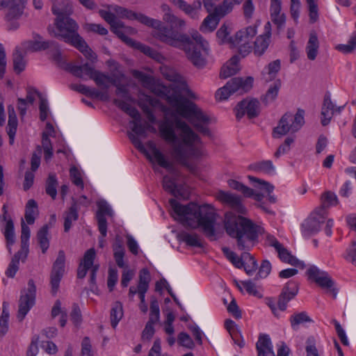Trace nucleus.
<instances>
[{
    "instance_id": "nucleus-17",
    "label": "nucleus",
    "mask_w": 356,
    "mask_h": 356,
    "mask_svg": "<svg viewBox=\"0 0 356 356\" xmlns=\"http://www.w3.org/2000/svg\"><path fill=\"white\" fill-rule=\"evenodd\" d=\"M215 197L222 204L228 206L237 213L246 214L247 209L243 205L242 199L239 195L224 191H219L216 193Z\"/></svg>"
},
{
    "instance_id": "nucleus-52",
    "label": "nucleus",
    "mask_w": 356,
    "mask_h": 356,
    "mask_svg": "<svg viewBox=\"0 0 356 356\" xmlns=\"http://www.w3.org/2000/svg\"><path fill=\"white\" fill-rule=\"evenodd\" d=\"M227 184L231 188L241 192L245 197H250L253 194L252 188L235 179H229Z\"/></svg>"
},
{
    "instance_id": "nucleus-35",
    "label": "nucleus",
    "mask_w": 356,
    "mask_h": 356,
    "mask_svg": "<svg viewBox=\"0 0 356 356\" xmlns=\"http://www.w3.org/2000/svg\"><path fill=\"white\" fill-rule=\"evenodd\" d=\"M319 41L317 34L315 31L309 33V40L307 42L305 51L307 57L310 60H314L318 54Z\"/></svg>"
},
{
    "instance_id": "nucleus-53",
    "label": "nucleus",
    "mask_w": 356,
    "mask_h": 356,
    "mask_svg": "<svg viewBox=\"0 0 356 356\" xmlns=\"http://www.w3.org/2000/svg\"><path fill=\"white\" fill-rule=\"evenodd\" d=\"M321 203L322 205L320 208L325 209L330 207L336 206L339 203V200L337 195L331 191H327L321 195Z\"/></svg>"
},
{
    "instance_id": "nucleus-20",
    "label": "nucleus",
    "mask_w": 356,
    "mask_h": 356,
    "mask_svg": "<svg viewBox=\"0 0 356 356\" xmlns=\"http://www.w3.org/2000/svg\"><path fill=\"white\" fill-rule=\"evenodd\" d=\"M65 256L63 250H60L54 264L51 273V293L55 295L59 288L60 282L65 271Z\"/></svg>"
},
{
    "instance_id": "nucleus-48",
    "label": "nucleus",
    "mask_w": 356,
    "mask_h": 356,
    "mask_svg": "<svg viewBox=\"0 0 356 356\" xmlns=\"http://www.w3.org/2000/svg\"><path fill=\"white\" fill-rule=\"evenodd\" d=\"M123 316L122 305L120 302H115L111 309V323L115 328Z\"/></svg>"
},
{
    "instance_id": "nucleus-55",
    "label": "nucleus",
    "mask_w": 356,
    "mask_h": 356,
    "mask_svg": "<svg viewBox=\"0 0 356 356\" xmlns=\"http://www.w3.org/2000/svg\"><path fill=\"white\" fill-rule=\"evenodd\" d=\"M57 186L58 181L56 177L54 174H49L46 182V193L53 200H54L57 195Z\"/></svg>"
},
{
    "instance_id": "nucleus-14",
    "label": "nucleus",
    "mask_w": 356,
    "mask_h": 356,
    "mask_svg": "<svg viewBox=\"0 0 356 356\" xmlns=\"http://www.w3.org/2000/svg\"><path fill=\"white\" fill-rule=\"evenodd\" d=\"M307 275L309 279L325 289L327 293L334 298L337 297V290L334 287V281L327 272L321 270L316 266H312L307 270Z\"/></svg>"
},
{
    "instance_id": "nucleus-2",
    "label": "nucleus",
    "mask_w": 356,
    "mask_h": 356,
    "mask_svg": "<svg viewBox=\"0 0 356 356\" xmlns=\"http://www.w3.org/2000/svg\"><path fill=\"white\" fill-rule=\"evenodd\" d=\"M175 124L179 131L177 135L172 122L169 119L159 122V135L167 143L171 145L172 159L177 163L191 169L189 160L197 159L205 155L202 140L185 121L176 118Z\"/></svg>"
},
{
    "instance_id": "nucleus-62",
    "label": "nucleus",
    "mask_w": 356,
    "mask_h": 356,
    "mask_svg": "<svg viewBox=\"0 0 356 356\" xmlns=\"http://www.w3.org/2000/svg\"><path fill=\"white\" fill-rule=\"evenodd\" d=\"M229 33L230 31L228 29V26L223 24L217 31L216 35L220 44H228L231 47V42L229 40L233 38V36L230 37Z\"/></svg>"
},
{
    "instance_id": "nucleus-16",
    "label": "nucleus",
    "mask_w": 356,
    "mask_h": 356,
    "mask_svg": "<svg viewBox=\"0 0 356 356\" xmlns=\"http://www.w3.org/2000/svg\"><path fill=\"white\" fill-rule=\"evenodd\" d=\"M2 211L3 214L0 216L1 229L6 241L8 250L11 254V246L15 243L14 223L8 215L6 204L3 205Z\"/></svg>"
},
{
    "instance_id": "nucleus-61",
    "label": "nucleus",
    "mask_w": 356,
    "mask_h": 356,
    "mask_svg": "<svg viewBox=\"0 0 356 356\" xmlns=\"http://www.w3.org/2000/svg\"><path fill=\"white\" fill-rule=\"evenodd\" d=\"M163 187L165 191L169 192L175 197L179 195V192L175 180L167 175L163 177Z\"/></svg>"
},
{
    "instance_id": "nucleus-21",
    "label": "nucleus",
    "mask_w": 356,
    "mask_h": 356,
    "mask_svg": "<svg viewBox=\"0 0 356 356\" xmlns=\"http://www.w3.org/2000/svg\"><path fill=\"white\" fill-rule=\"evenodd\" d=\"M131 74L134 78L141 83L144 88L150 90L159 96L165 95L166 88L157 83L152 76L136 70H132Z\"/></svg>"
},
{
    "instance_id": "nucleus-54",
    "label": "nucleus",
    "mask_w": 356,
    "mask_h": 356,
    "mask_svg": "<svg viewBox=\"0 0 356 356\" xmlns=\"http://www.w3.org/2000/svg\"><path fill=\"white\" fill-rule=\"evenodd\" d=\"M312 319L305 312L296 313L290 317V323L293 330H297L300 324L311 322Z\"/></svg>"
},
{
    "instance_id": "nucleus-58",
    "label": "nucleus",
    "mask_w": 356,
    "mask_h": 356,
    "mask_svg": "<svg viewBox=\"0 0 356 356\" xmlns=\"http://www.w3.org/2000/svg\"><path fill=\"white\" fill-rule=\"evenodd\" d=\"M114 258L116 264L120 268L125 267L124 261V249L120 242L115 243L113 245Z\"/></svg>"
},
{
    "instance_id": "nucleus-38",
    "label": "nucleus",
    "mask_w": 356,
    "mask_h": 356,
    "mask_svg": "<svg viewBox=\"0 0 356 356\" xmlns=\"http://www.w3.org/2000/svg\"><path fill=\"white\" fill-rule=\"evenodd\" d=\"M239 70V58L234 56L222 67L220 76L227 79L236 74Z\"/></svg>"
},
{
    "instance_id": "nucleus-47",
    "label": "nucleus",
    "mask_w": 356,
    "mask_h": 356,
    "mask_svg": "<svg viewBox=\"0 0 356 356\" xmlns=\"http://www.w3.org/2000/svg\"><path fill=\"white\" fill-rule=\"evenodd\" d=\"M21 232V248L19 251L29 254V238L31 235L30 228L22 220Z\"/></svg>"
},
{
    "instance_id": "nucleus-1",
    "label": "nucleus",
    "mask_w": 356,
    "mask_h": 356,
    "mask_svg": "<svg viewBox=\"0 0 356 356\" xmlns=\"http://www.w3.org/2000/svg\"><path fill=\"white\" fill-rule=\"evenodd\" d=\"M113 10L120 17L136 19L140 23L154 29L152 35L159 41L171 47L184 51L188 59L197 67L202 68L206 64L204 54H208V42L197 31H192L191 40L187 34L181 33L163 24L157 19L150 18L141 13H137L125 8L115 6Z\"/></svg>"
},
{
    "instance_id": "nucleus-8",
    "label": "nucleus",
    "mask_w": 356,
    "mask_h": 356,
    "mask_svg": "<svg viewBox=\"0 0 356 356\" xmlns=\"http://www.w3.org/2000/svg\"><path fill=\"white\" fill-rule=\"evenodd\" d=\"M254 79L251 76L245 78L235 77L230 79L225 86L219 88L216 92L218 100H225L233 94L242 95L248 92L253 86Z\"/></svg>"
},
{
    "instance_id": "nucleus-13",
    "label": "nucleus",
    "mask_w": 356,
    "mask_h": 356,
    "mask_svg": "<svg viewBox=\"0 0 356 356\" xmlns=\"http://www.w3.org/2000/svg\"><path fill=\"white\" fill-rule=\"evenodd\" d=\"M35 293L36 286L33 280H29L27 284V288L21 291L17 314L19 321H22L35 305Z\"/></svg>"
},
{
    "instance_id": "nucleus-51",
    "label": "nucleus",
    "mask_w": 356,
    "mask_h": 356,
    "mask_svg": "<svg viewBox=\"0 0 356 356\" xmlns=\"http://www.w3.org/2000/svg\"><path fill=\"white\" fill-rule=\"evenodd\" d=\"M38 241L42 252L44 254L49 247V241L48 238V227L44 225L38 232Z\"/></svg>"
},
{
    "instance_id": "nucleus-5",
    "label": "nucleus",
    "mask_w": 356,
    "mask_h": 356,
    "mask_svg": "<svg viewBox=\"0 0 356 356\" xmlns=\"http://www.w3.org/2000/svg\"><path fill=\"white\" fill-rule=\"evenodd\" d=\"M72 7L68 1L64 6H58L55 3L52 6V13L56 15L53 25L48 26L51 36L63 40L79 49L88 59L95 58V54L90 49L86 41L78 33L77 23L69 17Z\"/></svg>"
},
{
    "instance_id": "nucleus-30",
    "label": "nucleus",
    "mask_w": 356,
    "mask_h": 356,
    "mask_svg": "<svg viewBox=\"0 0 356 356\" xmlns=\"http://www.w3.org/2000/svg\"><path fill=\"white\" fill-rule=\"evenodd\" d=\"M257 356H275L273 346L268 334H261L256 343Z\"/></svg>"
},
{
    "instance_id": "nucleus-57",
    "label": "nucleus",
    "mask_w": 356,
    "mask_h": 356,
    "mask_svg": "<svg viewBox=\"0 0 356 356\" xmlns=\"http://www.w3.org/2000/svg\"><path fill=\"white\" fill-rule=\"evenodd\" d=\"M26 61L19 50L16 49L13 53V69L15 72L19 74L24 70Z\"/></svg>"
},
{
    "instance_id": "nucleus-63",
    "label": "nucleus",
    "mask_w": 356,
    "mask_h": 356,
    "mask_svg": "<svg viewBox=\"0 0 356 356\" xmlns=\"http://www.w3.org/2000/svg\"><path fill=\"white\" fill-rule=\"evenodd\" d=\"M356 49V34H353L350 36L347 44H339L337 47V49L344 54L351 53Z\"/></svg>"
},
{
    "instance_id": "nucleus-44",
    "label": "nucleus",
    "mask_w": 356,
    "mask_h": 356,
    "mask_svg": "<svg viewBox=\"0 0 356 356\" xmlns=\"http://www.w3.org/2000/svg\"><path fill=\"white\" fill-rule=\"evenodd\" d=\"M240 3L241 0H224L220 5L215 7V14L217 17L222 18L232 12L234 5Z\"/></svg>"
},
{
    "instance_id": "nucleus-6",
    "label": "nucleus",
    "mask_w": 356,
    "mask_h": 356,
    "mask_svg": "<svg viewBox=\"0 0 356 356\" xmlns=\"http://www.w3.org/2000/svg\"><path fill=\"white\" fill-rule=\"evenodd\" d=\"M224 227L227 234L236 239L241 250H250L258 237L260 227L249 218L227 212L224 218Z\"/></svg>"
},
{
    "instance_id": "nucleus-26",
    "label": "nucleus",
    "mask_w": 356,
    "mask_h": 356,
    "mask_svg": "<svg viewBox=\"0 0 356 356\" xmlns=\"http://www.w3.org/2000/svg\"><path fill=\"white\" fill-rule=\"evenodd\" d=\"M270 15L277 29H283L286 23V15L282 12V0H270Z\"/></svg>"
},
{
    "instance_id": "nucleus-41",
    "label": "nucleus",
    "mask_w": 356,
    "mask_h": 356,
    "mask_svg": "<svg viewBox=\"0 0 356 356\" xmlns=\"http://www.w3.org/2000/svg\"><path fill=\"white\" fill-rule=\"evenodd\" d=\"M225 325L234 343L238 345L240 348L243 347L245 345L244 340L236 323L232 320H227L225 323Z\"/></svg>"
},
{
    "instance_id": "nucleus-34",
    "label": "nucleus",
    "mask_w": 356,
    "mask_h": 356,
    "mask_svg": "<svg viewBox=\"0 0 356 356\" xmlns=\"http://www.w3.org/2000/svg\"><path fill=\"white\" fill-rule=\"evenodd\" d=\"M28 257V254L18 251L12 257L10 264L5 272L8 277L13 278L19 268V261L24 262Z\"/></svg>"
},
{
    "instance_id": "nucleus-9",
    "label": "nucleus",
    "mask_w": 356,
    "mask_h": 356,
    "mask_svg": "<svg viewBox=\"0 0 356 356\" xmlns=\"http://www.w3.org/2000/svg\"><path fill=\"white\" fill-rule=\"evenodd\" d=\"M305 111L298 109L295 115L285 113L280 120L279 123L273 129L274 138H280L289 132L294 133L298 131L305 124Z\"/></svg>"
},
{
    "instance_id": "nucleus-29",
    "label": "nucleus",
    "mask_w": 356,
    "mask_h": 356,
    "mask_svg": "<svg viewBox=\"0 0 356 356\" xmlns=\"http://www.w3.org/2000/svg\"><path fill=\"white\" fill-rule=\"evenodd\" d=\"M70 88L86 96L99 98L102 101H108L109 99V95L106 91L102 92L83 84H72L70 86Z\"/></svg>"
},
{
    "instance_id": "nucleus-4",
    "label": "nucleus",
    "mask_w": 356,
    "mask_h": 356,
    "mask_svg": "<svg viewBox=\"0 0 356 356\" xmlns=\"http://www.w3.org/2000/svg\"><path fill=\"white\" fill-rule=\"evenodd\" d=\"M172 216L185 227L201 228L204 234L215 236L216 213L208 205L200 206L194 202L181 204L175 199L169 200Z\"/></svg>"
},
{
    "instance_id": "nucleus-42",
    "label": "nucleus",
    "mask_w": 356,
    "mask_h": 356,
    "mask_svg": "<svg viewBox=\"0 0 356 356\" xmlns=\"http://www.w3.org/2000/svg\"><path fill=\"white\" fill-rule=\"evenodd\" d=\"M281 85V81L277 79L269 86L266 94L261 99L264 104L268 105L276 99Z\"/></svg>"
},
{
    "instance_id": "nucleus-40",
    "label": "nucleus",
    "mask_w": 356,
    "mask_h": 356,
    "mask_svg": "<svg viewBox=\"0 0 356 356\" xmlns=\"http://www.w3.org/2000/svg\"><path fill=\"white\" fill-rule=\"evenodd\" d=\"M95 84L103 89L107 90L110 85L115 84V79L108 74L95 70L92 78Z\"/></svg>"
},
{
    "instance_id": "nucleus-33",
    "label": "nucleus",
    "mask_w": 356,
    "mask_h": 356,
    "mask_svg": "<svg viewBox=\"0 0 356 356\" xmlns=\"http://www.w3.org/2000/svg\"><path fill=\"white\" fill-rule=\"evenodd\" d=\"M248 178L253 184L254 188L263 191L264 192L268 194V199L270 203L276 202V197L273 195H270V193L274 190V186L272 184H270L269 182L256 178L251 175L248 176Z\"/></svg>"
},
{
    "instance_id": "nucleus-50",
    "label": "nucleus",
    "mask_w": 356,
    "mask_h": 356,
    "mask_svg": "<svg viewBox=\"0 0 356 356\" xmlns=\"http://www.w3.org/2000/svg\"><path fill=\"white\" fill-rule=\"evenodd\" d=\"M113 104L128 114L131 118H138V111L135 107L131 106L129 103L119 99H115Z\"/></svg>"
},
{
    "instance_id": "nucleus-15",
    "label": "nucleus",
    "mask_w": 356,
    "mask_h": 356,
    "mask_svg": "<svg viewBox=\"0 0 356 356\" xmlns=\"http://www.w3.org/2000/svg\"><path fill=\"white\" fill-rule=\"evenodd\" d=\"M95 257L96 252L94 248H90L85 252L83 258L81 261L77 270V276L79 278L82 279L85 277L88 270L91 269L90 282L91 283H95L96 273L99 269V265L94 264Z\"/></svg>"
},
{
    "instance_id": "nucleus-7",
    "label": "nucleus",
    "mask_w": 356,
    "mask_h": 356,
    "mask_svg": "<svg viewBox=\"0 0 356 356\" xmlns=\"http://www.w3.org/2000/svg\"><path fill=\"white\" fill-rule=\"evenodd\" d=\"M129 122L131 128V132L128 133V136L135 147L140 152L144 154L147 159L153 165H158L166 170L172 168V163L168 160L166 156L157 147L156 144L153 140H148L143 144L138 138V136H147V127L145 124L141 123V116L139 113L138 118H132Z\"/></svg>"
},
{
    "instance_id": "nucleus-24",
    "label": "nucleus",
    "mask_w": 356,
    "mask_h": 356,
    "mask_svg": "<svg viewBox=\"0 0 356 356\" xmlns=\"http://www.w3.org/2000/svg\"><path fill=\"white\" fill-rule=\"evenodd\" d=\"M26 51H38L49 48L58 49V44L54 41L43 40L38 34H34L33 40L26 41L22 44Z\"/></svg>"
},
{
    "instance_id": "nucleus-60",
    "label": "nucleus",
    "mask_w": 356,
    "mask_h": 356,
    "mask_svg": "<svg viewBox=\"0 0 356 356\" xmlns=\"http://www.w3.org/2000/svg\"><path fill=\"white\" fill-rule=\"evenodd\" d=\"M173 5L183 10L186 15L192 18L197 17L196 13L190 4H188L184 0H169Z\"/></svg>"
},
{
    "instance_id": "nucleus-45",
    "label": "nucleus",
    "mask_w": 356,
    "mask_h": 356,
    "mask_svg": "<svg viewBox=\"0 0 356 356\" xmlns=\"http://www.w3.org/2000/svg\"><path fill=\"white\" fill-rule=\"evenodd\" d=\"M220 17L216 15L215 12L210 13L202 22L200 26L202 32H212L217 27Z\"/></svg>"
},
{
    "instance_id": "nucleus-27",
    "label": "nucleus",
    "mask_w": 356,
    "mask_h": 356,
    "mask_svg": "<svg viewBox=\"0 0 356 356\" xmlns=\"http://www.w3.org/2000/svg\"><path fill=\"white\" fill-rule=\"evenodd\" d=\"M67 70L74 76L83 80L91 79L95 70L88 63L83 65H75L70 63L67 65Z\"/></svg>"
},
{
    "instance_id": "nucleus-32",
    "label": "nucleus",
    "mask_w": 356,
    "mask_h": 356,
    "mask_svg": "<svg viewBox=\"0 0 356 356\" xmlns=\"http://www.w3.org/2000/svg\"><path fill=\"white\" fill-rule=\"evenodd\" d=\"M305 349L306 356H325L323 346L313 336H310L306 339Z\"/></svg>"
},
{
    "instance_id": "nucleus-11",
    "label": "nucleus",
    "mask_w": 356,
    "mask_h": 356,
    "mask_svg": "<svg viewBox=\"0 0 356 356\" xmlns=\"http://www.w3.org/2000/svg\"><path fill=\"white\" fill-rule=\"evenodd\" d=\"M151 277L149 270L147 268L140 270L138 276V282L137 287L131 286L129 290V297L133 298L138 293L140 302L139 305L140 309L146 313L148 310L147 305L145 302V293L148 291Z\"/></svg>"
},
{
    "instance_id": "nucleus-46",
    "label": "nucleus",
    "mask_w": 356,
    "mask_h": 356,
    "mask_svg": "<svg viewBox=\"0 0 356 356\" xmlns=\"http://www.w3.org/2000/svg\"><path fill=\"white\" fill-rule=\"evenodd\" d=\"M38 215V204L34 200H29L25 208V219L29 225H33Z\"/></svg>"
},
{
    "instance_id": "nucleus-3",
    "label": "nucleus",
    "mask_w": 356,
    "mask_h": 356,
    "mask_svg": "<svg viewBox=\"0 0 356 356\" xmlns=\"http://www.w3.org/2000/svg\"><path fill=\"white\" fill-rule=\"evenodd\" d=\"M161 74L172 82L174 92L167 96V101L181 117L186 119L200 133L210 136L208 127L210 119L195 104L184 99V97L196 99V95L189 88L186 81L173 68L163 65L160 67Z\"/></svg>"
},
{
    "instance_id": "nucleus-59",
    "label": "nucleus",
    "mask_w": 356,
    "mask_h": 356,
    "mask_svg": "<svg viewBox=\"0 0 356 356\" xmlns=\"http://www.w3.org/2000/svg\"><path fill=\"white\" fill-rule=\"evenodd\" d=\"M59 315H60V325L61 327H64L67 322V316L66 312L61 308L60 301L58 300L51 309V316L53 318H55Z\"/></svg>"
},
{
    "instance_id": "nucleus-28",
    "label": "nucleus",
    "mask_w": 356,
    "mask_h": 356,
    "mask_svg": "<svg viewBox=\"0 0 356 356\" xmlns=\"http://www.w3.org/2000/svg\"><path fill=\"white\" fill-rule=\"evenodd\" d=\"M26 0H0V10L9 7L8 19L16 18L22 13Z\"/></svg>"
},
{
    "instance_id": "nucleus-37",
    "label": "nucleus",
    "mask_w": 356,
    "mask_h": 356,
    "mask_svg": "<svg viewBox=\"0 0 356 356\" xmlns=\"http://www.w3.org/2000/svg\"><path fill=\"white\" fill-rule=\"evenodd\" d=\"M111 209L107 204H99V211L97 213L99 231L103 238L106 236L107 222L105 215H111Z\"/></svg>"
},
{
    "instance_id": "nucleus-64",
    "label": "nucleus",
    "mask_w": 356,
    "mask_h": 356,
    "mask_svg": "<svg viewBox=\"0 0 356 356\" xmlns=\"http://www.w3.org/2000/svg\"><path fill=\"white\" fill-rule=\"evenodd\" d=\"M356 49V34H353L350 36L347 44H339L337 47V49L344 54L351 53Z\"/></svg>"
},
{
    "instance_id": "nucleus-39",
    "label": "nucleus",
    "mask_w": 356,
    "mask_h": 356,
    "mask_svg": "<svg viewBox=\"0 0 356 356\" xmlns=\"http://www.w3.org/2000/svg\"><path fill=\"white\" fill-rule=\"evenodd\" d=\"M250 169L255 172L264 173L267 175H274L275 168L273 162L270 160H264L252 163Z\"/></svg>"
},
{
    "instance_id": "nucleus-12",
    "label": "nucleus",
    "mask_w": 356,
    "mask_h": 356,
    "mask_svg": "<svg viewBox=\"0 0 356 356\" xmlns=\"http://www.w3.org/2000/svg\"><path fill=\"white\" fill-rule=\"evenodd\" d=\"M326 211L323 208H318L306 218L300 225L302 235L305 238H309L317 234L321 225L325 222Z\"/></svg>"
},
{
    "instance_id": "nucleus-31",
    "label": "nucleus",
    "mask_w": 356,
    "mask_h": 356,
    "mask_svg": "<svg viewBox=\"0 0 356 356\" xmlns=\"http://www.w3.org/2000/svg\"><path fill=\"white\" fill-rule=\"evenodd\" d=\"M270 38V24L265 25V33L257 38L254 42V54L260 56L264 54L269 45Z\"/></svg>"
},
{
    "instance_id": "nucleus-10",
    "label": "nucleus",
    "mask_w": 356,
    "mask_h": 356,
    "mask_svg": "<svg viewBox=\"0 0 356 356\" xmlns=\"http://www.w3.org/2000/svg\"><path fill=\"white\" fill-rule=\"evenodd\" d=\"M257 33V26L250 25L238 31L231 42V48H236L241 55L245 56L252 50V40Z\"/></svg>"
},
{
    "instance_id": "nucleus-56",
    "label": "nucleus",
    "mask_w": 356,
    "mask_h": 356,
    "mask_svg": "<svg viewBox=\"0 0 356 356\" xmlns=\"http://www.w3.org/2000/svg\"><path fill=\"white\" fill-rule=\"evenodd\" d=\"M222 251L227 259L230 261L233 265L238 268H241L244 266L243 257H238L237 254L227 248H223Z\"/></svg>"
},
{
    "instance_id": "nucleus-22",
    "label": "nucleus",
    "mask_w": 356,
    "mask_h": 356,
    "mask_svg": "<svg viewBox=\"0 0 356 356\" xmlns=\"http://www.w3.org/2000/svg\"><path fill=\"white\" fill-rule=\"evenodd\" d=\"M345 106H337L331 100L330 95L326 94L324 97L321 108V124L327 125L334 114H339Z\"/></svg>"
},
{
    "instance_id": "nucleus-18",
    "label": "nucleus",
    "mask_w": 356,
    "mask_h": 356,
    "mask_svg": "<svg viewBox=\"0 0 356 356\" xmlns=\"http://www.w3.org/2000/svg\"><path fill=\"white\" fill-rule=\"evenodd\" d=\"M259 102L257 99H245L240 102L235 108L236 117L241 119L245 114L250 119L259 114Z\"/></svg>"
},
{
    "instance_id": "nucleus-23",
    "label": "nucleus",
    "mask_w": 356,
    "mask_h": 356,
    "mask_svg": "<svg viewBox=\"0 0 356 356\" xmlns=\"http://www.w3.org/2000/svg\"><path fill=\"white\" fill-rule=\"evenodd\" d=\"M298 292V283L294 281H289L283 288L277 300L279 309L284 312L287 307L288 302L294 298Z\"/></svg>"
},
{
    "instance_id": "nucleus-25",
    "label": "nucleus",
    "mask_w": 356,
    "mask_h": 356,
    "mask_svg": "<svg viewBox=\"0 0 356 356\" xmlns=\"http://www.w3.org/2000/svg\"><path fill=\"white\" fill-rule=\"evenodd\" d=\"M272 246L275 248L278 253V256L282 261L291 264L292 266L304 268L305 265L303 261L296 259L291 253L284 247L277 240L274 239L271 243Z\"/></svg>"
},
{
    "instance_id": "nucleus-19",
    "label": "nucleus",
    "mask_w": 356,
    "mask_h": 356,
    "mask_svg": "<svg viewBox=\"0 0 356 356\" xmlns=\"http://www.w3.org/2000/svg\"><path fill=\"white\" fill-rule=\"evenodd\" d=\"M99 15L108 22L112 31L126 44H133V40L124 33V26L122 22L118 20L115 15L108 10H100Z\"/></svg>"
},
{
    "instance_id": "nucleus-36",
    "label": "nucleus",
    "mask_w": 356,
    "mask_h": 356,
    "mask_svg": "<svg viewBox=\"0 0 356 356\" xmlns=\"http://www.w3.org/2000/svg\"><path fill=\"white\" fill-rule=\"evenodd\" d=\"M8 122L7 126V134L9 137L10 145H13L18 122L14 107L13 106L10 105L8 106Z\"/></svg>"
},
{
    "instance_id": "nucleus-43",
    "label": "nucleus",
    "mask_w": 356,
    "mask_h": 356,
    "mask_svg": "<svg viewBox=\"0 0 356 356\" xmlns=\"http://www.w3.org/2000/svg\"><path fill=\"white\" fill-rule=\"evenodd\" d=\"M281 67L280 60H275L268 64L262 72L263 79L266 82H269L275 79Z\"/></svg>"
},
{
    "instance_id": "nucleus-49",
    "label": "nucleus",
    "mask_w": 356,
    "mask_h": 356,
    "mask_svg": "<svg viewBox=\"0 0 356 356\" xmlns=\"http://www.w3.org/2000/svg\"><path fill=\"white\" fill-rule=\"evenodd\" d=\"M79 217L78 211L76 204L70 207L69 210L65 212L64 216V230L67 232L72 225V222L77 220Z\"/></svg>"
}]
</instances>
